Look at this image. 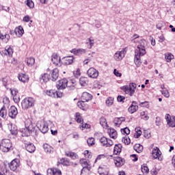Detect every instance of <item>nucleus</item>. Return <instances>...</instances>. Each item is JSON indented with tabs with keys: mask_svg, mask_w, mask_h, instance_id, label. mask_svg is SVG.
I'll return each mask as SVG.
<instances>
[{
	"mask_svg": "<svg viewBox=\"0 0 175 175\" xmlns=\"http://www.w3.org/2000/svg\"><path fill=\"white\" fill-rule=\"evenodd\" d=\"M118 102H123L125 100V97L122 96H118L117 98Z\"/></svg>",
	"mask_w": 175,
	"mask_h": 175,
	"instance_id": "nucleus-63",
	"label": "nucleus"
},
{
	"mask_svg": "<svg viewBox=\"0 0 175 175\" xmlns=\"http://www.w3.org/2000/svg\"><path fill=\"white\" fill-rule=\"evenodd\" d=\"M133 148L135 151H136V152H138L139 154L143 152V146H142L140 144H136L135 145H134Z\"/></svg>",
	"mask_w": 175,
	"mask_h": 175,
	"instance_id": "nucleus-32",
	"label": "nucleus"
},
{
	"mask_svg": "<svg viewBox=\"0 0 175 175\" xmlns=\"http://www.w3.org/2000/svg\"><path fill=\"white\" fill-rule=\"evenodd\" d=\"M63 96H64L63 92L56 91L55 98H62Z\"/></svg>",
	"mask_w": 175,
	"mask_h": 175,
	"instance_id": "nucleus-62",
	"label": "nucleus"
},
{
	"mask_svg": "<svg viewBox=\"0 0 175 175\" xmlns=\"http://www.w3.org/2000/svg\"><path fill=\"white\" fill-rule=\"evenodd\" d=\"M122 143H124L126 146H128V144H131V139L128 137H124L122 139Z\"/></svg>",
	"mask_w": 175,
	"mask_h": 175,
	"instance_id": "nucleus-45",
	"label": "nucleus"
},
{
	"mask_svg": "<svg viewBox=\"0 0 175 175\" xmlns=\"http://www.w3.org/2000/svg\"><path fill=\"white\" fill-rule=\"evenodd\" d=\"M22 109H24L25 110H27V109H29L30 107H32L33 105H35V99L32 97H27L25 98L22 101Z\"/></svg>",
	"mask_w": 175,
	"mask_h": 175,
	"instance_id": "nucleus-5",
	"label": "nucleus"
},
{
	"mask_svg": "<svg viewBox=\"0 0 175 175\" xmlns=\"http://www.w3.org/2000/svg\"><path fill=\"white\" fill-rule=\"evenodd\" d=\"M81 99L84 102H88L89 100H91V99H92V95H91L90 93L87 92H84L82 94Z\"/></svg>",
	"mask_w": 175,
	"mask_h": 175,
	"instance_id": "nucleus-19",
	"label": "nucleus"
},
{
	"mask_svg": "<svg viewBox=\"0 0 175 175\" xmlns=\"http://www.w3.org/2000/svg\"><path fill=\"white\" fill-rule=\"evenodd\" d=\"M10 91H11V94H12V96H16L18 94V90L16 88L10 89Z\"/></svg>",
	"mask_w": 175,
	"mask_h": 175,
	"instance_id": "nucleus-55",
	"label": "nucleus"
},
{
	"mask_svg": "<svg viewBox=\"0 0 175 175\" xmlns=\"http://www.w3.org/2000/svg\"><path fill=\"white\" fill-rule=\"evenodd\" d=\"M66 87H68V79L65 78L59 80L56 83V88H57V90H65Z\"/></svg>",
	"mask_w": 175,
	"mask_h": 175,
	"instance_id": "nucleus-7",
	"label": "nucleus"
},
{
	"mask_svg": "<svg viewBox=\"0 0 175 175\" xmlns=\"http://www.w3.org/2000/svg\"><path fill=\"white\" fill-rule=\"evenodd\" d=\"M20 166V160L15 159L12 160L9 164V167L13 172H16L17 170V167Z\"/></svg>",
	"mask_w": 175,
	"mask_h": 175,
	"instance_id": "nucleus-13",
	"label": "nucleus"
},
{
	"mask_svg": "<svg viewBox=\"0 0 175 175\" xmlns=\"http://www.w3.org/2000/svg\"><path fill=\"white\" fill-rule=\"evenodd\" d=\"M84 155L86 158H91V155L90 154V152L88 150L84 151Z\"/></svg>",
	"mask_w": 175,
	"mask_h": 175,
	"instance_id": "nucleus-64",
	"label": "nucleus"
},
{
	"mask_svg": "<svg viewBox=\"0 0 175 175\" xmlns=\"http://www.w3.org/2000/svg\"><path fill=\"white\" fill-rule=\"evenodd\" d=\"M146 41L145 40H140L139 44L137 46V49L135 51V58L134 62L137 66H140L142 65V59L140 57L146 55V46H147Z\"/></svg>",
	"mask_w": 175,
	"mask_h": 175,
	"instance_id": "nucleus-1",
	"label": "nucleus"
},
{
	"mask_svg": "<svg viewBox=\"0 0 175 175\" xmlns=\"http://www.w3.org/2000/svg\"><path fill=\"white\" fill-rule=\"evenodd\" d=\"M100 124L102 125V126H105L107 125V122H106V119L105 118H101L100 119Z\"/></svg>",
	"mask_w": 175,
	"mask_h": 175,
	"instance_id": "nucleus-56",
	"label": "nucleus"
},
{
	"mask_svg": "<svg viewBox=\"0 0 175 175\" xmlns=\"http://www.w3.org/2000/svg\"><path fill=\"white\" fill-rule=\"evenodd\" d=\"M79 84H80V85H83V87H85V85H88V78H87V77H81L79 79Z\"/></svg>",
	"mask_w": 175,
	"mask_h": 175,
	"instance_id": "nucleus-31",
	"label": "nucleus"
},
{
	"mask_svg": "<svg viewBox=\"0 0 175 175\" xmlns=\"http://www.w3.org/2000/svg\"><path fill=\"white\" fill-rule=\"evenodd\" d=\"M137 110H139L137 102L133 101L131 105L129 107L128 111L131 113V114H133V113H136Z\"/></svg>",
	"mask_w": 175,
	"mask_h": 175,
	"instance_id": "nucleus-16",
	"label": "nucleus"
},
{
	"mask_svg": "<svg viewBox=\"0 0 175 175\" xmlns=\"http://www.w3.org/2000/svg\"><path fill=\"white\" fill-rule=\"evenodd\" d=\"M85 101H79L77 103V106L79 107V109H82V110H84V108L85 107V104L84 103Z\"/></svg>",
	"mask_w": 175,
	"mask_h": 175,
	"instance_id": "nucleus-48",
	"label": "nucleus"
},
{
	"mask_svg": "<svg viewBox=\"0 0 175 175\" xmlns=\"http://www.w3.org/2000/svg\"><path fill=\"white\" fill-rule=\"evenodd\" d=\"M71 53L72 54H75V55H83V54H85V49H74L72 50Z\"/></svg>",
	"mask_w": 175,
	"mask_h": 175,
	"instance_id": "nucleus-26",
	"label": "nucleus"
},
{
	"mask_svg": "<svg viewBox=\"0 0 175 175\" xmlns=\"http://www.w3.org/2000/svg\"><path fill=\"white\" fill-rule=\"evenodd\" d=\"M58 70L57 68H55L53 70L52 72L51 73V78L50 79L52 80V81H55L57 79H58Z\"/></svg>",
	"mask_w": 175,
	"mask_h": 175,
	"instance_id": "nucleus-23",
	"label": "nucleus"
},
{
	"mask_svg": "<svg viewBox=\"0 0 175 175\" xmlns=\"http://www.w3.org/2000/svg\"><path fill=\"white\" fill-rule=\"evenodd\" d=\"M18 77V80L22 83H28V80H29V77L23 73L19 74Z\"/></svg>",
	"mask_w": 175,
	"mask_h": 175,
	"instance_id": "nucleus-22",
	"label": "nucleus"
},
{
	"mask_svg": "<svg viewBox=\"0 0 175 175\" xmlns=\"http://www.w3.org/2000/svg\"><path fill=\"white\" fill-rule=\"evenodd\" d=\"M10 148H12V142H10V139H3L0 144L1 151L3 152H9Z\"/></svg>",
	"mask_w": 175,
	"mask_h": 175,
	"instance_id": "nucleus-4",
	"label": "nucleus"
},
{
	"mask_svg": "<svg viewBox=\"0 0 175 175\" xmlns=\"http://www.w3.org/2000/svg\"><path fill=\"white\" fill-rule=\"evenodd\" d=\"M123 121H125L124 117L115 118L113 120L115 126H118L119 125H121V124H122Z\"/></svg>",
	"mask_w": 175,
	"mask_h": 175,
	"instance_id": "nucleus-28",
	"label": "nucleus"
},
{
	"mask_svg": "<svg viewBox=\"0 0 175 175\" xmlns=\"http://www.w3.org/2000/svg\"><path fill=\"white\" fill-rule=\"evenodd\" d=\"M90 129V124H87V123H83L81 125V129L82 131H84V129Z\"/></svg>",
	"mask_w": 175,
	"mask_h": 175,
	"instance_id": "nucleus-58",
	"label": "nucleus"
},
{
	"mask_svg": "<svg viewBox=\"0 0 175 175\" xmlns=\"http://www.w3.org/2000/svg\"><path fill=\"white\" fill-rule=\"evenodd\" d=\"M26 150L28 152H34L36 148L33 144H29L26 146Z\"/></svg>",
	"mask_w": 175,
	"mask_h": 175,
	"instance_id": "nucleus-34",
	"label": "nucleus"
},
{
	"mask_svg": "<svg viewBox=\"0 0 175 175\" xmlns=\"http://www.w3.org/2000/svg\"><path fill=\"white\" fill-rule=\"evenodd\" d=\"M8 129L12 135H17V126L12 123L8 124Z\"/></svg>",
	"mask_w": 175,
	"mask_h": 175,
	"instance_id": "nucleus-25",
	"label": "nucleus"
},
{
	"mask_svg": "<svg viewBox=\"0 0 175 175\" xmlns=\"http://www.w3.org/2000/svg\"><path fill=\"white\" fill-rule=\"evenodd\" d=\"M88 76L91 79H96L99 76V72L94 68H90L88 70Z\"/></svg>",
	"mask_w": 175,
	"mask_h": 175,
	"instance_id": "nucleus-11",
	"label": "nucleus"
},
{
	"mask_svg": "<svg viewBox=\"0 0 175 175\" xmlns=\"http://www.w3.org/2000/svg\"><path fill=\"white\" fill-rule=\"evenodd\" d=\"M162 152L159 150L158 147H154L152 152V156L153 159H158L159 161H162Z\"/></svg>",
	"mask_w": 175,
	"mask_h": 175,
	"instance_id": "nucleus-8",
	"label": "nucleus"
},
{
	"mask_svg": "<svg viewBox=\"0 0 175 175\" xmlns=\"http://www.w3.org/2000/svg\"><path fill=\"white\" fill-rule=\"evenodd\" d=\"M167 124L171 128H175V116H170L169 113L165 115Z\"/></svg>",
	"mask_w": 175,
	"mask_h": 175,
	"instance_id": "nucleus-10",
	"label": "nucleus"
},
{
	"mask_svg": "<svg viewBox=\"0 0 175 175\" xmlns=\"http://www.w3.org/2000/svg\"><path fill=\"white\" fill-rule=\"evenodd\" d=\"M165 58L167 62H171L172 59H174V55L170 53H165Z\"/></svg>",
	"mask_w": 175,
	"mask_h": 175,
	"instance_id": "nucleus-37",
	"label": "nucleus"
},
{
	"mask_svg": "<svg viewBox=\"0 0 175 175\" xmlns=\"http://www.w3.org/2000/svg\"><path fill=\"white\" fill-rule=\"evenodd\" d=\"M13 100L15 103H18L20 102V96L18 95L13 96Z\"/></svg>",
	"mask_w": 175,
	"mask_h": 175,
	"instance_id": "nucleus-61",
	"label": "nucleus"
},
{
	"mask_svg": "<svg viewBox=\"0 0 175 175\" xmlns=\"http://www.w3.org/2000/svg\"><path fill=\"white\" fill-rule=\"evenodd\" d=\"M75 58H73V56H67L64 57L62 59V62L64 64V65H72Z\"/></svg>",
	"mask_w": 175,
	"mask_h": 175,
	"instance_id": "nucleus-18",
	"label": "nucleus"
},
{
	"mask_svg": "<svg viewBox=\"0 0 175 175\" xmlns=\"http://www.w3.org/2000/svg\"><path fill=\"white\" fill-rule=\"evenodd\" d=\"M18 114V111L15 106H11L8 110V116L10 118H14Z\"/></svg>",
	"mask_w": 175,
	"mask_h": 175,
	"instance_id": "nucleus-15",
	"label": "nucleus"
},
{
	"mask_svg": "<svg viewBox=\"0 0 175 175\" xmlns=\"http://www.w3.org/2000/svg\"><path fill=\"white\" fill-rule=\"evenodd\" d=\"M100 143L102 144V146H107V138H106L105 137H103L100 139Z\"/></svg>",
	"mask_w": 175,
	"mask_h": 175,
	"instance_id": "nucleus-47",
	"label": "nucleus"
},
{
	"mask_svg": "<svg viewBox=\"0 0 175 175\" xmlns=\"http://www.w3.org/2000/svg\"><path fill=\"white\" fill-rule=\"evenodd\" d=\"M107 106H111L113 103H114V98L113 97H108L106 102H105Z\"/></svg>",
	"mask_w": 175,
	"mask_h": 175,
	"instance_id": "nucleus-43",
	"label": "nucleus"
},
{
	"mask_svg": "<svg viewBox=\"0 0 175 175\" xmlns=\"http://www.w3.org/2000/svg\"><path fill=\"white\" fill-rule=\"evenodd\" d=\"M139 106H141V107H146L147 109H148L150 105L148 104V101H144L143 103H141L139 104Z\"/></svg>",
	"mask_w": 175,
	"mask_h": 175,
	"instance_id": "nucleus-54",
	"label": "nucleus"
},
{
	"mask_svg": "<svg viewBox=\"0 0 175 175\" xmlns=\"http://www.w3.org/2000/svg\"><path fill=\"white\" fill-rule=\"evenodd\" d=\"M7 116L8 111H6V108L5 107H3L0 110V116L2 117L3 118H6Z\"/></svg>",
	"mask_w": 175,
	"mask_h": 175,
	"instance_id": "nucleus-39",
	"label": "nucleus"
},
{
	"mask_svg": "<svg viewBox=\"0 0 175 175\" xmlns=\"http://www.w3.org/2000/svg\"><path fill=\"white\" fill-rule=\"evenodd\" d=\"M25 62H27L28 66H33L35 64V59L33 57H29L25 59Z\"/></svg>",
	"mask_w": 175,
	"mask_h": 175,
	"instance_id": "nucleus-38",
	"label": "nucleus"
},
{
	"mask_svg": "<svg viewBox=\"0 0 175 175\" xmlns=\"http://www.w3.org/2000/svg\"><path fill=\"white\" fill-rule=\"evenodd\" d=\"M37 127L42 133H47L49 132V124L44 120H40L37 123Z\"/></svg>",
	"mask_w": 175,
	"mask_h": 175,
	"instance_id": "nucleus-6",
	"label": "nucleus"
},
{
	"mask_svg": "<svg viewBox=\"0 0 175 175\" xmlns=\"http://www.w3.org/2000/svg\"><path fill=\"white\" fill-rule=\"evenodd\" d=\"M87 143L88 146H94L95 144V139L94 137L89 138L87 140Z\"/></svg>",
	"mask_w": 175,
	"mask_h": 175,
	"instance_id": "nucleus-53",
	"label": "nucleus"
},
{
	"mask_svg": "<svg viewBox=\"0 0 175 175\" xmlns=\"http://www.w3.org/2000/svg\"><path fill=\"white\" fill-rule=\"evenodd\" d=\"M81 75L79 68H77L75 70L73 71V75L76 79H79Z\"/></svg>",
	"mask_w": 175,
	"mask_h": 175,
	"instance_id": "nucleus-44",
	"label": "nucleus"
},
{
	"mask_svg": "<svg viewBox=\"0 0 175 175\" xmlns=\"http://www.w3.org/2000/svg\"><path fill=\"white\" fill-rule=\"evenodd\" d=\"M81 166H83V169L81 170V174H83L84 172H90L91 170V166L87 162V160L82 159L79 161Z\"/></svg>",
	"mask_w": 175,
	"mask_h": 175,
	"instance_id": "nucleus-9",
	"label": "nucleus"
},
{
	"mask_svg": "<svg viewBox=\"0 0 175 175\" xmlns=\"http://www.w3.org/2000/svg\"><path fill=\"white\" fill-rule=\"evenodd\" d=\"M114 163L118 167H121V166H123V165L125 163V160L121 157H117L114 160Z\"/></svg>",
	"mask_w": 175,
	"mask_h": 175,
	"instance_id": "nucleus-20",
	"label": "nucleus"
},
{
	"mask_svg": "<svg viewBox=\"0 0 175 175\" xmlns=\"http://www.w3.org/2000/svg\"><path fill=\"white\" fill-rule=\"evenodd\" d=\"M4 53L5 54V55H12L13 54V49H12V47L9 46H6L5 49L4 50Z\"/></svg>",
	"mask_w": 175,
	"mask_h": 175,
	"instance_id": "nucleus-40",
	"label": "nucleus"
},
{
	"mask_svg": "<svg viewBox=\"0 0 175 175\" xmlns=\"http://www.w3.org/2000/svg\"><path fill=\"white\" fill-rule=\"evenodd\" d=\"M26 131L22 134V136H29L31 133L35 132V128H36V124H32L30 120H27L25 124Z\"/></svg>",
	"mask_w": 175,
	"mask_h": 175,
	"instance_id": "nucleus-3",
	"label": "nucleus"
},
{
	"mask_svg": "<svg viewBox=\"0 0 175 175\" xmlns=\"http://www.w3.org/2000/svg\"><path fill=\"white\" fill-rule=\"evenodd\" d=\"M77 122H79V124H81V125H82L83 123V118H81V116H80L79 113H77V116L75 118Z\"/></svg>",
	"mask_w": 175,
	"mask_h": 175,
	"instance_id": "nucleus-50",
	"label": "nucleus"
},
{
	"mask_svg": "<svg viewBox=\"0 0 175 175\" xmlns=\"http://www.w3.org/2000/svg\"><path fill=\"white\" fill-rule=\"evenodd\" d=\"M0 173H2L3 175H8L10 173V170H8L6 165L0 167Z\"/></svg>",
	"mask_w": 175,
	"mask_h": 175,
	"instance_id": "nucleus-33",
	"label": "nucleus"
},
{
	"mask_svg": "<svg viewBox=\"0 0 175 175\" xmlns=\"http://www.w3.org/2000/svg\"><path fill=\"white\" fill-rule=\"evenodd\" d=\"M121 148H122V146L121 144L115 145L113 148V154H115V155H118V154L121 152Z\"/></svg>",
	"mask_w": 175,
	"mask_h": 175,
	"instance_id": "nucleus-30",
	"label": "nucleus"
},
{
	"mask_svg": "<svg viewBox=\"0 0 175 175\" xmlns=\"http://www.w3.org/2000/svg\"><path fill=\"white\" fill-rule=\"evenodd\" d=\"M26 5H27V6L30 8V9H33V8H34V6H35L33 1H32L31 0H27Z\"/></svg>",
	"mask_w": 175,
	"mask_h": 175,
	"instance_id": "nucleus-51",
	"label": "nucleus"
},
{
	"mask_svg": "<svg viewBox=\"0 0 175 175\" xmlns=\"http://www.w3.org/2000/svg\"><path fill=\"white\" fill-rule=\"evenodd\" d=\"M43 148L46 154H53L54 152V148L47 144H44Z\"/></svg>",
	"mask_w": 175,
	"mask_h": 175,
	"instance_id": "nucleus-24",
	"label": "nucleus"
},
{
	"mask_svg": "<svg viewBox=\"0 0 175 175\" xmlns=\"http://www.w3.org/2000/svg\"><path fill=\"white\" fill-rule=\"evenodd\" d=\"M68 85L70 90H75V85H76V81L73 79L70 80L69 81H68Z\"/></svg>",
	"mask_w": 175,
	"mask_h": 175,
	"instance_id": "nucleus-41",
	"label": "nucleus"
},
{
	"mask_svg": "<svg viewBox=\"0 0 175 175\" xmlns=\"http://www.w3.org/2000/svg\"><path fill=\"white\" fill-rule=\"evenodd\" d=\"M14 33L18 38H21L23 35L24 34V29H23V27L18 26V27L15 28Z\"/></svg>",
	"mask_w": 175,
	"mask_h": 175,
	"instance_id": "nucleus-21",
	"label": "nucleus"
},
{
	"mask_svg": "<svg viewBox=\"0 0 175 175\" xmlns=\"http://www.w3.org/2000/svg\"><path fill=\"white\" fill-rule=\"evenodd\" d=\"M47 175H62V172L58 168H49L47 170Z\"/></svg>",
	"mask_w": 175,
	"mask_h": 175,
	"instance_id": "nucleus-17",
	"label": "nucleus"
},
{
	"mask_svg": "<svg viewBox=\"0 0 175 175\" xmlns=\"http://www.w3.org/2000/svg\"><path fill=\"white\" fill-rule=\"evenodd\" d=\"M135 132L137 135H135L136 139H139V136H142V130L140 127L135 128Z\"/></svg>",
	"mask_w": 175,
	"mask_h": 175,
	"instance_id": "nucleus-49",
	"label": "nucleus"
},
{
	"mask_svg": "<svg viewBox=\"0 0 175 175\" xmlns=\"http://www.w3.org/2000/svg\"><path fill=\"white\" fill-rule=\"evenodd\" d=\"M89 43H90L89 49H92V47L94 46V44H95V40L90 38H89Z\"/></svg>",
	"mask_w": 175,
	"mask_h": 175,
	"instance_id": "nucleus-59",
	"label": "nucleus"
},
{
	"mask_svg": "<svg viewBox=\"0 0 175 175\" xmlns=\"http://www.w3.org/2000/svg\"><path fill=\"white\" fill-rule=\"evenodd\" d=\"M51 61L55 66H61V65H62V63H61V57H59L57 53H53L52 55Z\"/></svg>",
	"mask_w": 175,
	"mask_h": 175,
	"instance_id": "nucleus-14",
	"label": "nucleus"
},
{
	"mask_svg": "<svg viewBox=\"0 0 175 175\" xmlns=\"http://www.w3.org/2000/svg\"><path fill=\"white\" fill-rule=\"evenodd\" d=\"M137 85L135 83H130L129 86L128 85H124L121 87V90L122 92H124L126 94H129L130 96H133L135 95V92L136 91Z\"/></svg>",
	"mask_w": 175,
	"mask_h": 175,
	"instance_id": "nucleus-2",
	"label": "nucleus"
},
{
	"mask_svg": "<svg viewBox=\"0 0 175 175\" xmlns=\"http://www.w3.org/2000/svg\"><path fill=\"white\" fill-rule=\"evenodd\" d=\"M56 90H50L46 91V95L48 96H51V98H55Z\"/></svg>",
	"mask_w": 175,
	"mask_h": 175,
	"instance_id": "nucleus-42",
	"label": "nucleus"
},
{
	"mask_svg": "<svg viewBox=\"0 0 175 175\" xmlns=\"http://www.w3.org/2000/svg\"><path fill=\"white\" fill-rule=\"evenodd\" d=\"M161 94L165 98H169V96H170V94H169V91H167V90H162Z\"/></svg>",
	"mask_w": 175,
	"mask_h": 175,
	"instance_id": "nucleus-57",
	"label": "nucleus"
},
{
	"mask_svg": "<svg viewBox=\"0 0 175 175\" xmlns=\"http://www.w3.org/2000/svg\"><path fill=\"white\" fill-rule=\"evenodd\" d=\"M113 74L115 76H116V77H121V76H122L121 72H120L117 69H114Z\"/></svg>",
	"mask_w": 175,
	"mask_h": 175,
	"instance_id": "nucleus-60",
	"label": "nucleus"
},
{
	"mask_svg": "<svg viewBox=\"0 0 175 175\" xmlns=\"http://www.w3.org/2000/svg\"><path fill=\"white\" fill-rule=\"evenodd\" d=\"M0 39L4 42V43H8L10 39V36L9 34H0Z\"/></svg>",
	"mask_w": 175,
	"mask_h": 175,
	"instance_id": "nucleus-35",
	"label": "nucleus"
},
{
	"mask_svg": "<svg viewBox=\"0 0 175 175\" xmlns=\"http://www.w3.org/2000/svg\"><path fill=\"white\" fill-rule=\"evenodd\" d=\"M66 157H70V158H72V159H77V158H79L77 154L73 152H66Z\"/></svg>",
	"mask_w": 175,
	"mask_h": 175,
	"instance_id": "nucleus-36",
	"label": "nucleus"
},
{
	"mask_svg": "<svg viewBox=\"0 0 175 175\" xmlns=\"http://www.w3.org/2000/svg\"><path fill=\"white\" fill-rule=\"evenodd\" d=\"M142 173L147 174V173L150 172V170L148 169V167H147L146 165H144L142 166Z\"/></svg>",
	"mask_w": 175,
	"mask_h": 175,
	"instance_id": "nucleus-52",
	"label": "nucleus"
},
{
	"mask_svg": "<svg viewBox=\"0 0 175 175\" xmlns=\"http://www.w3.org/2000/svg\"><path fill=\"white\" fill-rule=\"evenodd\" d=\"M125 54H126V51H125V49H123L122 51H117L114 54V59L116 61H121L124 57H125Z\"/></svg>",
	"mask_w": 175,
	"mask_h": 175,
	"instance_id": "nucleus-12",
	"label": "nucleus"
},
{
	"mask_svg": "<svg viewBox=\"0 0 175 175\" xmlns=\"http://www.w3.org/2000/svg\"><path fill=\"white\" fill-rule=\"evenodd\" d=\"M50 80V78H49V74L44 73L41 75V77L40 78V81L43 84V83H47Z\"/></svg>",
	"mask_w": 175,
	"mask_h": 175,
	"instance_id": "nucleus-29",
	"label": "nucleus"
},
{
	"mask_svg": "<svg viewBox=\"0 0 175 175\" xmlns=\"http://www.w3.org/2000/svg\"><path fill=\"white\" fill-rule=\"evenodd\" d=\"M108 133L111 139H117V131L114 129H109Z\"/></svg>",
	"mask_w": 175,
	"mask_h": 175,
	"instance_id": "nucleus-27",
	"label": "nucleus"
},
{
	"mask_svg": "<svg viewBox=\"0 0 175 175\" xmlns=\"http://www.w3.org/2000/svg\"><path fill=\"white\" fill-rule=\"evenodd\" d=\"M120 131L122 133V135H129L131 133V130H129L128 127L122 129Z\"/></svg>",
	"mask_w": 175,
	"mask_h": 175,
	"instance_id": "nucleus-46",
	"label": "nucleus"
}]
</instances>
